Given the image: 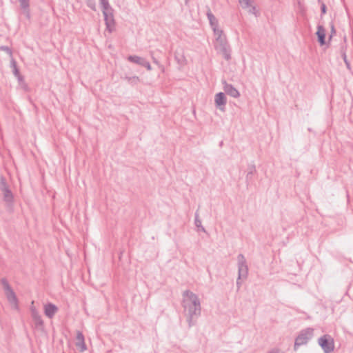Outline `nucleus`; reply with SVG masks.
I'll use <instances>...</instances> for the list:
<instances>
[{"instance_id": "nucleus-1", "label": "nucleus", "mask_w": 353, "mask_h": 353, "mask_svg": "<svg viewBox=\"0 0 353 353\" xmlns=\"http://www.w3.org/2000/svg\"><path fill=\"white\" fill-rule=\"evenodd\" d=\"M182 296V306L187 317L188 326L190 327L194 325V319L201 315V302L198 296L188 290L183 292Z\"/></svg>"}, {"instance_id": "nucleus-2", "label": "nucleus", "mask_w": 353, "mask_h": 353, "mask_svg": "<svg viewBox=\"0 0 353 353\" xmlns=\"http://www.w3.org/2000/svg\"><path fill=\"white\" fill-rule=\"evenodd\" d=\"M104 17L106 29L112 32L115 29V21L113 14V9L110 6L108 0H99Z\"/></svg>"}, {"instance_id": "nucleus-3", "label": "nucleus", "mask_w": 353, "mask_h": 353, "mask_svg": "<svg viewBox=\"0 0 353 353\" xmlns=\"http://www.w3.org/2000/svg\"><path fill=\"white\" fill-rule=\"evenodd\" d=\"M313 334L314 329L311 327L301 330L295 339L294 349L296 350L299 346L307 344L308 341L312 337Z\"/></svg>"}, {"instance_id": "nucleus-4", "label": "nucleus", "mask_w": 353, "mask_h": 353, "mask_svg": "<svg viewBox=\"0 0 353 353\" xmlns=\"http://www.w3.org/2000/svg\"><path fill=\"white\" fill-rule=\"evenodd\" d=\"M1 283L3 287L6 298L10 303L14 305L15 308L18 309V299L16 294L10 285L8 280L6 278H3L1 280Z\"/></svg>"}, {"instance_id": "nucleus-5", "label": "nucleus", "mask_w": 353, "mask_h": 353, "mask_svg": "<svg viewBox=\"0 0 353 353\" xmlns=\"http://www.w3.org/2000/svg\"><path fill=\"white\" fill-rule=\"evenodd\" d=\"M318 344L324 353H332L334 350V341L329 334H324L318 339Z\"/></svg>"}, {"instance_id": "nucleus-6", "label": "nucleus", "mask_w": 353, "mask_h": 353, "mask_svg": "<svg viewBox=\"0 0 353 353\" xmlns=\"http://www.w3.org/2000/svg\"><path fill=\"white\" fill-rule=\"evenodd\" d=\"M0 190L3 195V201L8 204H12L14 202V195L10 190L6 179L3 176H0Z\"/></svg>"}, {"instance_id": "nucleus-7", "label": "nucleus", "mask_w": 353, "mask_h": 353, "mask_svg": "<svg viewBox=\"0 0 353 353\" xmlns=\"http://www.w3.org/2000/svg\"><path fill=\"white\" fill-rule=\"evenodd\" d=\"M238 261V276L239 279H246L248 276V266L246 259L243 254L237 256Z\"/></svg>"}, {"instance_id": "nucleus-8", "label": "nucleus", "mask_w": 353, "mask_h": 353, "mask_svg": "<svg viewBox=\"0 0 353 353\" xmlns=\"http://www.w3.org/2000/svg\"><path fill=\"white\" fill-rule=\"evenodd\" d=\"M214 48L219 52L223 54L225 59L227 61L231 59V48L227 39L222 41V42L215 43Z\"/></svg>"}, {"instance_id": "nucleus-9", "label": "nucleus", "mask_w": 353, "mask_h": 353, "mask_svg": "<svg viewBox=\"0 0 353 353\" xmlns=\"http://www.w3.org/2000/svg\"><path fill=\"white\" fill-rule=\"evenodd\" d=\"M222 84L225 94L234 98H239L240 97V92L232 84L228 83L225 80L222 81Z\"/></svg>"}, {"instance_id": "nucleus-10", "label": "nucleus", "mask_w": 353, "mask_h": 353, "mask_svg": "<svg viewBox=\"0 0 353 353\" xmlns=\"http://www.w3.org/2000/svg\"><path fill=\"white\" fill-rule=\"evenodd\" d=\"M31 316L34 323L37 328H41L43 327V321L42 320L41 316L39 314V312L36 310L35 307H31Z\"/></svg>"}, {"instance_id": "nucleus-11", "label": "nucleus", "mask_w": 353, "mask_h": 353, "mask_svg": "<svg viewBox=\"0 0 353 353\" xmlns=\"http://www.w3.org/2000/svg\"><path fill=\"white\" fill-rule=\"evenodd\" d=\"M215 105L220 110H223L221 106H225L227 103V99L223 92H219L215 95L214 97Z\"/></svg>"}, {"instance_id": "nucleus-12", "label": "nucleus", "mask_w": 353, "mask_h": 353, "mask_svg": "<svg viewBox=\"0 0 353 353\" xmlns=\"http://www.w3.org/2000/svg\"><path fill=\"white\" fill-rule=\"evenodd\" d=\"M316 34L317 35L318 42L321 46L325 45V35L326 30L322 25H318L317 31Z\"/></svg>"}, {"instance_id": "nucleus-13", "label": "nucleus", "mask_w": 353, "mask_h": 353, "mask_svg": "<svg viewBox=\"0 0 353 353\" xmlns=\"http://www.w3.org/2000/svg\"><path fill=\"white\" fill-rule=\"evenodd\" d=\"M241 7L244 9H248V12L251 14L256 15V9L254 6L252 4V0H239Z\"/></svg>"}, {"instance_id": "nucleus-14", "label": "nucleus", "mask_w": 353, "mask_h": 353, "mask_svg": "<svg viewBox=\"0 0 353 353\" xmlns=\"http://www.w3.org/2000/svg\"><path fill=\"white\" fill-rule=\"evenodd\" d=\"M76 346L79 348L81 352L86 350V345L84 341V336L80 331H77L76 336Z\"/></svg>"}, {"instance_id": "nucleus-15", "label": "nucleus", "mask_w": 353, "mask_h": 353, "mask_svg": "<svg viewBox=\"0 0 353 353\" xmlns=\"http://www.w3.org/2000/svg\"><path fill=\"white\" fill-rule=\"evenodd\" d=\"M206 8H207L206 15H207L208 19L209 20V23H210V27L212 28V29L219 26V21H218L217 19L215 17V16L212 14L210 7L207 6Z\"/></svg>"}, {"instance_id": "nucleus-16", "label": "nucleus", "mask_w": 353, "mask_h": 353, "mask_svg": "<svg viewBox=\"0 0 353 353\" xmlns=\"http://www.w3.org/2000/svg\"><path fill=\"white\" fill-rule=\"evenodd\" d=\"M57 311L58 307L52 303H48L45 305L44 312L45 314L49 318H52Z\"/></svg>"}, {"instance_id": "nucleus-17", "label": "nucleus", "mask_w": 353, "mask_h": 353, "mask_svg": "<svg viewBox=\"0 0 353 353\" xmlns=\"http://www.w3.org/2000/svg\"><path fill=\"white\" fill-rule=\"evenodd\" d=\"M214 36L216 37V43L222 42L226 40V37L223 34V31L219 28V26L212 28Z\"/></svg>"}, {"instance_id": "nucleus-18", "label": "nucleus", "mask_w": 353, "mask_h": 353, "mask_svg": "<svg viewBox=\"0 0 353 353\" xmlns=\"http://www.w3.org/2000/svg\"><path fill=\"white\" fill-rule=\"evenodd\" d=\"M20 6L21 9L23 10L24 14L27 17V18H30V1L29 0H19Z\"/></svg>"}, {"instance_id": "nucleus-19", "label": "nucleus", "mask_w": 353, "mask_h": 353, "mask_svg": "<svg viewBox=\"0 0 353 353\" xmlns=\"http://www.w3.org/2000/svg\"><path fill=\"white\" fill-rule=\"evenodd\" d=\"M12 65L13 67V73L14 75L17 78L18 81L21 83L24 81L23 77L20 74V72L17 66L16 61L14 60L12 61Z\"/></svg>"}, {"instance_id": "nucleus-20", "label": "nucleus", "mask_w": 353, "mask_h": 353, "mask_svg": "<svg viewBox=\"0 0 353 353\" xmlns=\"http://www.w3.org/2000/svg\"><path fill=\"white\" fill-rule=\"evenodd\" d=\"M127 59L130 62L134 63H137V64L141 65V62L143 61V58L137 56V55H130V56L128 57Z\"/></svg>"}, {"instance_id": "nucleus-21", "label": "nucleus", "mask_w": 353, "mask_h": 353, "mask_svg": "<svg viewBox=\"0 0 353 353\" xmlns=\"http://www.w3.org/2000/svg\"><path fill=\"white\" fill-rule=\"evenodd\" d=\"M124 79L130 83V85H134L139 83L140 79L137 76L133 77H125Z\"/></svg>"}, {"instance_id": "nucleus-22", "label": "nucleus", "mask_w": 353, "mask_h": 353, "mask_svg": "<svg viewBox=\"0 0 353 353\" xmlns=\"http://www.w3.org/2000/svg\"><path fill=\"white\" fill-rule=\"evenodd\" d=\"M256 172V168L254 165H250L248 167V172L246 175V180H252V175Z\"/></svg>"}, {"instance_id": "nucleus-23", "label": "nucleus", "mask_w": 353, "mask_h": 353, "mask_svg": "<svg viewBox=\"0 0 353 353\" xmlns=\"http://www.w3.org/2000/svg\"><path fill=\"white\" fill-rule=\"evenodd\" d=\"M341 54H342V57L343 59V61L347 66V68H350V62L347 61V56H346V53H345V48H344V46H342L341 47Z\"/></svg>"}, {"instance_id": "nucleus-24", "label": "nucleus", "mask_w": 353, "mask_h": 353, "mask_svg": "<svg viewBox=\"0 0 353 353\" xmlns=\"http://www.w3.org/2000/svg\"><path fill=\"white\" fill-rule=\"evenodd\" d=\"M194 223L196 227L201 228L202 231H205V228L201 225V221L199 219L198 212L195 213V221Z\"/></svg>"}, {"instance_id": "nucleus-25", "label": "nucleus", "mask_w": 353, "mask_h": 353, "mask_svg": "<svg viewBox=\"0 0 353 353\" xmlns=\"http://www.w3.org/2000/svg\"><path fill=\"white\" fill-rule=\"evenodd\" d=\"M141 65L145 67L148 71H150L152 70L150 63L145 59H143Z\"/></svg>"}, {"instance_id": "nucleus-26", "label": "nucleus", "mask_w": 353, "mask_h": 353, "mask_svg": "<svg viewBox=\"0 0 353 353\" xmlns=\"http://www.w3.org/2000/svg\"><path fill=\"white\" fill-rule=\"evenodd\" d=\"M336 34V30H335V28H334V24L332 23H331V34H330V35L329 40H330V39H332V36H333L334 34Z\"/></svg>"}, {"instance_id": "nucleus-27", "label": "nucleus", "mask_w": 353, "mask_h": 353, "mask_svg": "<svg viewBox=\"0 0 353 353\" xmlns=\"http://www.w3.org/2000/svg\"><path fill=\"white\" fill-rule=\"evenodd\" d=\"M321 14H325L327 11V8L325 3H322L321 6Z\"/></svg>"}, {"instance_id": "nucleus-28", "label": "nucleus", "mask_w": 353, "mask_h": 353, "mask_svg": "<svg viewBox=\"0 0 353 353\" xmlns=\"http://www.w3.org/2000/svg\"><path fill=\"white\" fill-rule=\"evenodd\" d=\"M241 279H239V277L236 279L237 291L239 290V289H240V288L241 286V284H242V283L241 281Z\"/></svg>"}, {"instance_id": "nucleus-29", "label": "nucleus", "mask_w": 353, "mask_h": 353, "mask_svg": "<svg viewBox=\"0 0 353 353\" xmlns=\"http://www.w3.org/2000/svg\"><path fill=\"white\" fill-rule=\"evenodd\" d=\"M0 49H1L3 50H5V51H6L7 52H8L10 54L12 53L11 50L8 47H7V46H1V47H0Z\"/></svg>"}, {"instance_id": "nucleus-30", "label": "nucleus", "mask_w": 353, "mask_h": 353, "mask_svg": "<svg viewBox=\"0 0 353 353\" xmlns=\"http://www.w3.org/2000/svg\"><path fill=\"white\" fill-rule=\"evenodd\" d=\"M88 6L93 10H95V4L94 3L88 4Z\"/></svg>"}, {"instance_id": "nucleus-31", "label": "nucleus", "mask_w": 353, "mask_h": 353, "mask_svg": "<svg viewBox=\"0 0 353 353\" xmlns=\"http://www.w3.org/2000/svg\"><path fill=\"white\" fill-rule=\"evenodd\" d=\"M152 61H153V63H154L155 64L157 65H159V61L157 60L156 58H154V57H152Z\"/></svg>"}, {"instance_id": "nucleus-32", "label": "nucleus", "mask_w": 353, "mask_h": 353, "mask_svg": "<svg viewBox=\"0 0 353 353\" xmlns=\"http://www.w3.org/2000/svg\"><path fill=\"white\" fill-rule=\"evenodd\" d=\"M190 0H185V3H188V2Z\"/></svg>"}]
</instances>
